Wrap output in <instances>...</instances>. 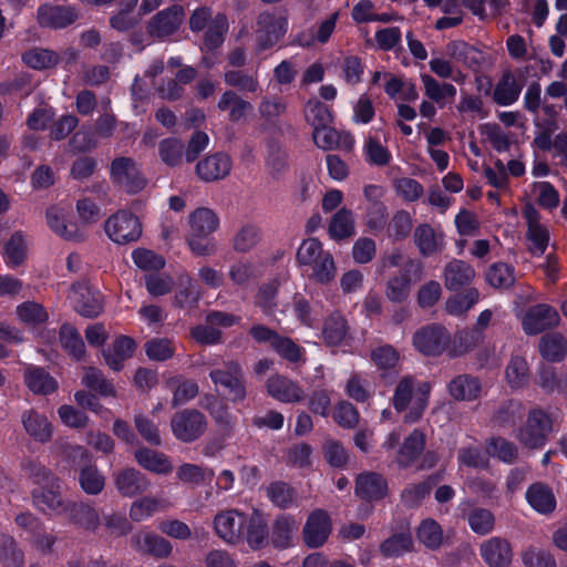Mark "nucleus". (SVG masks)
<instances>
[{
  "mask_svg": "<svg viewBox=\"0 0 567 567\" xmlns=\"http://www.w3.org/2000/svg\"><path fill=\"white\" fill-rule=\"evenodd\" d=\"M188 223L190 226L189 234L197 236H209L216 231L219 226L217 215L206 207H199L194 210L188 217Z\"/></svg>",
  "mask_w": 567,
  "mask_h": 567,
  "instance_id": "35",
  "label": "nucleus"
},
{
  "mask_svg": "<svg viewBox=\"0 0 567 567\" xmlns=\"http://www.w3.org/2000/svg\"><path fill=\"white\" fill-rule=\"evenodd\" d=\"M228 31V20L224 13L214 17L204 34V43L209 50L219 48L225 41Z\"/></svg>",
  "mask_w": 567,
  "mask_h": 567,
  "instance_id": "52",
  "label": "nucleus"
},
{
  "mask_svg": "<svg viewBox=\"0 0 567 567\" xmlns=\"http://www.w3.org/2000/svg\"><path fill=\"white\" fill-rule=\"evenodd\" d=\"M247 533L246 538L252 549L261 548L268 540V527L264 518L254 514L247 517Z\"/></svg>",
  "mask_w": 567,
  "mask_h": 567,
  "instance_id": "58",
  "label": "nucleus"
},
{
  "mask_svg": "<svg viewBox=\"0 0 567 567\" xmlns=\"http://www.w3.org/2000/svg\"><path fill=\"white\" fill-rule=\"evenodd\" d=\"M322 452L330 466L342 468L349 461V453L340 441L328 437L322 445Z\"/></svg>",
  "mask_w": 567,
  "mask_h": 567,
  "instance_id": "63",
  "label": "nucleus"
},
{
  "mask_svg": "<svg viewBox=\"0 0 567 567\" xmlns=\"http://www.w3.org/2000/svg\"><path fill=\"white\" fill-rule=\"evenodd\" d=\"M70 299L75 311L83 317L94 318L103 310L101 293L85 282H76L72 286Z\"/></svg>",
  "mask_w": 567,
  "mask_h": 567,
  "instance_id": "16",
  "label": "nucleus"
},
{
  "mask_svg": "<svg viewBox=\"0 0 567 567\" xmlns=\"http://www.w3.org/2000/svg\"><path fill=\"white\" fill-rule=\"evenodd\" d=\"M486 449L489 455L497 457L504 463L512 464L518 457L517 446L504 437H492Z\"/></svg>",
  "mask_w": 567,
  "mask_h": 567,
  "instance_id": "60",
  "label": "nucleus"
},
{
  "mask_svg": "<svg viewBox=\"0 0 567 567\" xmlns=\"http://www.w3.org/2000/svg\"><path fill=\"white\" fill-rule=\"evenodd\" d=\"M114 485L120 495L131 498L147 492L151 487V481L141 471L126 467L114 475Z\"/></svg>",
  "mask_w": 567,
  "mask_h": 567,
  "instance_id": "19",
  "label": "nucleus"
},
{
  "mask_svg": "<svg viewBox=\"0 0 567 567\" xmlns=\"http://www.w3.org/2000/svg\"><path fill=\"white\" fill-rule=\"evenodd\" d=\"M413 547L412 535L409 529L393 534L380 545V551L385 557H398Z\"/></svg>",
  "mask_w": 567,
  "mask_h": 567,
  "instance_id": "48",
  "label": "nucleus"
},
{
  "mask_svg": "<svg viewBox=\"0 0 567 567\" xmlns=\"http://www.w3.org/2000/svg\"><path fill=\"white\" fill-rule=\"evenodd\" d=\"M482 559L489 567H507L512 563L513 551L507 539L492 537L480 546Z\"/></svg>",
  "mask_w": 567,
  "mask_h": 567,
  "instance_id": "21",
  "label": "nucleus"
},
{
  "mask_svg": "<svg viewBox=\"0 0 567 567\" xmlns=\"http://www.w3.org/2000/svg\"><path fill=\"white\" fill-rule=\"evenodd\" d=\"M305 117L313 127V131L328 126L332 121V115L328 106L318 100L309 101L306 104Z\"/></svg>",
  "mask_w": 567,
  "mask_h": 567,
  "instance_id": "61",
  "label": "nucleus"
},
{
  "mask_svg": "<svg viewBox=\"0 0 567 567\" xmlns=\"http://www.w3.org/2000/svg\"><path fill=\"white\" fill-rule=\"evenodd\" d=\"M447 390L456 401H474L481 396L482 383L472 374H458L449 382Z\"/></svg>",
  "mask_w": 567,
  "mask_h": 567,
  "instance_id": "27",
  "label": "nucleus"
},
{
  "mask_svg": "<svg viewBox=\"0 0 567 567\" xmlns=\"http://www.w3.org/2000/svg\"><path fill=\"white\" fill-rule=\"evenodd\" d=\"M269 395L285 403L300 402L305 398L303 390L284 375H272L266 382Z\"/></svg>",
  "mask_w": 567,
  "mask_h": 567,
  "instance_id": "26",
  "label": "nucleus"
},
{
  "mask_svg": "<svg viewBox=\"0 0 567 567\" xmlns=\"http://www.w3.org/2000/svg\"><path fill=\"white\" fill-rule=\"evenodd\" d=\"M16 315L21 323L31 328L44 324L49 320L47 309L35 301H24L18 305Z\"/></svg>",
  "mask_w": 567,
  "mask_h": 567,
  "instance_id": "39",
  "label": "nucleus"
},
{
  "mask_svg": "<svg viewBox=\"0 0 567 567\" xmlns=\"http://www.w3.org/2000/svg\"><path fill=\"white\" fill-rule=\"evenodd\" d=\"M434 484L435 480L429 477L426 481L406 486L401 493V502L409 508L420 506L423 499L430 495Z\"/></svg>",
  "mask_w": 567,
  "mask_h": 567,
  "instance_id": "54",
  "label": "nucleus"
},
{
  "mask_svg": "<svg viewBox=\"0 0 567 567\" xmlns=\"http://www.w3.org/2000/svg\"><path fill=\"white\" fill-rule=\"evenodd\" d=\"M389 492L386 480L379 473L364 472L355 480V495L360 498L373 502L383 499Z\"/></svg>",
  "mask_w": 567,
  "mask_h": 567,
  "instance_id": "23",
  "label": "nucleus"
},
{
  "mask_svg": "<svg viewBox=\"0 0 567 567\" xmlns=\"http://www.w3.org/2000/svg\"><path fill=\"white\" fill-rule=\"evenodd\" d=\"M0 559L4 567H23L24 555L11 536H3L0 545Z\"/></svg>",
  "mask_w": 567,
  "mask_h": 567,
  "instance_id": "64",
  "label": "nucleus"
},
{
  "mask_svg": "<svg viewBox=\"0 0 567 567\" xmlns=\"http://www.w3.org/2000/svg\"><path fill=\"white\" fill-rule=\"evenodd\" d=\"M21 421L25 432L34 441L47 443L51 440L53 427L45 415L30 409L22 413Z\"/></svg>",
  "mask_w": 567,
  "mask_h": 567,
  "instance_id": "29",
  "label": "nucleus"
},
{
  "mask_svg": "<svg viewBox=\"0 0 567 567\" xmlns=\"http://www.w3.org/2000/svg\"><path fill=\"white\" fill-rule=\"evenodd\" d=\"M217 107L220 112H228V121L231 123L244 120L254 109L250 102L244 100L233 90H227L221 94Z\"/></svg>",
  "mask_w": 567,
  "mask_h": 567,
  "instance_id": "30",
  "label": "nucleus"
},
{
  "mask_svg": "<svg viewBox=\"0 0 567 567\" xmlns=\"http://www.w3.org/2000/svg\"><path fill=\"white\" fill-rule=\"evenodd\" d=\"M186 12L183 6L172 4L155 13L146 25L150 37L164 40L176 33L184 23Z\"/></svg>",
  "mask_w": 567,
  "mask_h": 567,
  "instance_id": "10",
  "label": "nucleus"
},
{
  "mask_svg": "<svg viewBox=\"0 0 567 567\" xmlns=\"http://www.w3.org/2000/svg\"><path fill=\"white\" fill-rule=\"evenodd\" d=\"M246 523L247 516L237 509L219 512L213 522L217 536L230 544L241 539Z\"/></svg>",
  "mask_w": 567,
  "mask_h": 567,
  "instance_id": "14",
  "label": "nucleus"
},
{
  "mask_svg": "<svg viewBox=\"0 0 567 567\" xmlns=\"http://www.w3.org/2000/svg\"><path fill=\"white\" fill-rule=\"evenodd\" d=\"M261 237V230L257 225L246 224L234 235L231 247L237 252L246 254L260 243Z\"/></svg>",
  "mask_w": 567,
  "mask_h": 567,
  "instance_id": "41",
  "label": "nucleus"
},
{
  "mask_svg": "<svg viewBox=\"0 0 567 567\" xmlns=\"http://www.w3.org/2000/svg\"><path fill=\"white\" fill-rule=\"evenodd\" d=\"M331 529V519L328 513L323 509H316L308 516L305 524L303 542L309 548L321 547L328 540Z\"/></svg>",
  "mask_w": 567,
  "mask_h": 567,
  "instance_id": "17",
  "label": "nucleus"
},
{
  "mask_svg": "<svg viewBox=\"0 0 567 567\" xmlns=\"http://www.w3.org/2000/svg\"><path fill=\"white\" fill-rule=\"evenodd\" d=\"M134 456L136 462L150 472L165 475L173 471V465L164 453L142 447L135 451Z\"/></svg>",
  "mask_w": 567,
  "mask_h": 567,
  "instance_id": "31",
  "label": "nucleus"
},
{
  "mask_svg": "<svg viewBox=\"0 0 567 567\" xmlns=\"http://www.w3.org/2000/svg\"><path fill=\"white\" fill-rule=\"evenodd\" d=\"M430 384L422 383L415 392V380L412 377L402 378L394 389L393 406L398 412L410 410L404 415V422L414 423L421 419L427 406Z\"/></svg>",
  "mask_w": 567,
  "mask_h": 567,
  "instance_id": "2",
  "label": "nucleus"
},
{
  "mask_svg": "<svg viewBox=\"0 0 567 567\" xmlns=\"http://www.w3.org/2000/svg\"><path fill=\"white\" fill-rule=\"evenodd\" d=\"M425 447V435L414 430L399 450L396 462L401 467H409L422 454Z\"/></svg>",
  "mask_w": 567,
  "mask_h": 567,
  "instance_id": "34",
  "label": "nucleus"
},
{
  "mask_svg": "<svg viewBox=\"0 0 567 567\" xmlns=\"http://www.w3.org/2000/svg\"><path fill=\"white\" fill-rule=\"evenodd\" d=\"M559 321V313L554 307L538 303L527 310L522 326L526 334L534 336L557 327Z\"/></svg>",
  "mask_w": 567,
  "mask_h": 567,
  "instance_id": "13",
  "label": "nucleus"
},
{
  "mask_svg": "<svg viewBox=\"0 0 567 567\" xmlns=\"http://www.w3.org/2000/svg\"><path fill=\"white\" fill-rule=\"evenodd\" d=\"M523 404L518 401L509 400L504 402L493 416V421L504 427L514 426L522 417Z\"/></svg>",
  "mask_w": 567,
  "mask_h": 567,
  "instance_id": "62",
  "label": "nucleus"
},
{
  "mask_svg": "<svg viewBox=\"0 0 567 567\" xmlns=\"http://www.w3.org/2000/svg\"><path fill=\"white\" fill-rule=\"evenodd\" d=\"M184 151L185 144L177 137L164 138L158 144V156L169 167L182 165L183 156L185 155Z\"/></svg>",
  "mask_w": 567,
  "mask_h": 567,
  "instance_id": "45",
  "label": "nucleus"
},
{
  "mask_svg": "<svg viewBox=\"0 0 567 567\" xmlns=\"http://www.w3.org/2000/svg\"><path fill=\"white\" fill-rule=\"evenodd\" d=\"M256 25L257 47L260 51L276 45L288 30L287 17L279 10L259 13Z\"/></svg>",
  "mask_w": 567,
  "mask_h": 567,
  "instance_id": "6",
  "label": "nucleus"
},
{
  "mask_svg": "<svg viewBox=\"0 0 567 567\" xmlns=\"http://www.w3.org/2000/svg\"><path fill=\"white\" fill-rule=\"evenodd\" d=\"M104 230L113 243L128 245L141 238L143 226L135 214L121 209L105 220Z\"/></svg>",
  "mask_w": 567,
  "mask_h": 567,
  "instance_id": "5",
  "label": "nucleus"
},
{
  "mask_svg": "<svg viewBox=\"0 0 567 567\" xmlns=\"http://www.w3.org/2000/svg\"><path fill=\"white\" fill-rule=\"evenodd\" d=\"M419 540L429 549H439L443 543V530L434 519L423 520L417 528Z\"/></svg>",
  "mask_w": 567,
  "mask_h": 567,
  "instance_id": "57",
  "label": "nucleus"
},
{
  "mask_svg": "<svg viewBox=\"0 0 567 567\" xmlns=\"http://www.w3.org/2000/svg\"><path fill=\"white\" fill-rule=\"evenodd\" d=\"M297 529L296 520L290 516L278 517L272 526L271 542L277 548L289 546L293 532Z\"/></svg>",
  "mask_w": 567,
  "mask_h": 567,
  "instance_id": "55",
  "label": "nucleus"
},
{
  "mask_svg": "<svg viewBox=\"0 0 567 567\" xmlns=\"http://www.w3.org/2000/svg\"><path fill=\"white\" fill-rule=\"evenodd\" d=\"M79 484L87 495H97L104 489L105 477L95 465L87 464L79 473Z\"/></svg>",
  "mask_w": 567,
  "mask_h": 567,
  "instance_id": "49",
  "label": "nucleus"
},
{
  "mask_svg": "<svg viewBox=\"0 0 567 567\" xmlns=\"http://www.w3.org/2000/svg\"><path fill=\"white\" fill-rule=\"evenodd\" d=\"M231 167V157L224 152H216L198 161L195 172L200 181L213 183L226 178Z\"/></svg>",
  "mask_w": 567,
  "mask_h": 567,
  "instance_id": "15",
  "label": "nucleus"
},
{
  "mask_svg": "<svg viewBox=\"0 0 567 567\" xmlns=\"http://www.w3.org/2000/svg\"><path fill=\"white\" fill-rule=\"evenodd\" d=\"M522 89L523 85L515 75L512 72H506L494 89L493 100L498 105H511L518 100Z\"/></svg>",
  "mask_w": 567,
  "mask_h": 567,
  "instance_id": "32",
  "label": "nucleus"
},
{
  "mask_svg": "<svg viewBox=\"0 0 567 567\" xmlns=\"http://www.w3.org/2000/svg\"><path fill=\"white\" fill-rule=\"evenodd\" d=\"M171 429L178 441L192 443L206 432L207 419L196 409H184L172 416Z\"/></svg>",
  "mask_w": 567,
  "mask_h": 567,
  "instance_id": "8",
  "label": "nucleus"
},
{
  "mask_svg": "<svg viewBox=\"0 0 567 567\" xmlns=\"http://www.w3.org/2000/svg\"><path fill=\"white\" fill-rule=\"evenodd\" d=\"M209 378L226 391L231 402L239 403L247 398L245 373L238 361L224 362L221 368L210 370Z\"/></svg>",
  "mask_w": 567,
  "mask_h": 567,
  "instance_id": "4",
  "label": "nucleus"
},
{
  "mask_svg": "<svg viewBox=\"0 0 567 567\" xmlns=\"http://www.w3.org/2000/svg\"><path fill=\"white\" fill-rule=\"evenodd\" d=\"M538 349L547 361L559 362L567 355V340L558 332L546 333L540 338Z\"/></svg>",
  "mask_w": 567,
  "mask_h": 567,
  "instance_id": "36",
  "label": "nucleus"
},
{
  "mask_svg": "<svg viewBox=\"0 0 567 567\" xmlns=\"http://www.w3.org/2000/svg\"><path fill=\"white\" fill-rule=\"evenodd\" d=\"M506 381L513 389H520L529 381V368L526 359L520 355H512L505 369Z\"/></svg>",
  "mask_w": 567,
  "mask_h": 567,
  "instance_id": "46",
  "label": "nucleus"
},
{
  "mask_svg": "<svg viewBox=\"0 0 567 567\" xmlns=\"http://www.w3.org/2000/svg\"><path fill=\"white\" fill-rule=\"evenodd\" d=\"M348 333V326L344 317L339 312L329 315L322 328V337L328 346H339Z\"/></svg>",
  "mask_w": 567,
  "mask_h": 567,
  "instance_id": "37",
  "label": "nucleus"
},
{
  "mask_svg": "<svg viewBox=\"0 0 567 567\" xmlns=\"http://www.w3.org/2000/svg\"><path fill=\"white\" fill-rule=\"evenodd\" d=\"M475 275L474 268L468 262L461 259H453L444 267V286L451 291L460 290L468 286L475 278Z\"/></svg>",
  "mask_w": 567,
  "mask_h": 567,
  "instance_id": "24",
  "label": "nucleus"
},
{
  "mask_svg": "<svg viewBox=\"0 0 567 567\" xmlns=\"http://www.w3.org/2000/svg\"><path fill=\"white\" fill-rule=\"evenodd\" d=\"M22 61L33 70H45L54 68L59 63L60 56L49 49L32 48L22 54Z\"/></svg>",
  "mask_w": 567,
  "mask_h": 567,
  "instance_id": "44",
  "label": "nucleus"
},
{
  "mask_svg": "<svg viewBox=\"0 0 567 567\" xmlns=\"http://www.w3.org/2000/svg\"><path fill=\"white\" fill-rule=\"evenodd\" d=\"M466 518L471 529L478 535H487L494 529L495 517L489 509L475 507L467 513Z\"/></svg>",
  "mask_w": 567,
  "mask_h": 567,
  "instance_id": "59",
  "label": "nucleus"
},
{
  "mask_svg": "<svg viewBox=\"0 0 567 567\" xmlns=\"http://www.w3.org/2000/svg\"><path fill=\"white\" fill-rule=\"evenodd\" d=\"M553 430L554 420L551 414L539 406H535L528 411L524 425L518 430L517 440L528 449H542L547 443Z\"/></svg>",
  "mask_w": 567,
  "mask_h": 567,
  "instance_id": "3",
  "label": "nucleus"
},
{
  "mask_svg": "<svg viewBox=\"0 0 567 567\" xmlns=\"http://www.w3.org/2000/svg\"><path fill=\"white\" fill-rule=\"evenodd\" d=\"M37 19L41 27L50 29H63L79 19V11L71 6L42 4L37 12Z\"/></svg>",
  "mask_w": 567,
  "mask_h": 567,
  "instance_id": "18",
  "label": "nucleus"
},
{
  "mask_svg": "<svg viewBox=\"0 0 567 567\" xmlns=\"http://www.w3.org/2000/svg\"><path fill=\"white\" fill-rule=\"evenodd\" d=\"M27 257V241L22 231H14L4 245V258L9 266L21 265Z\"/></svg>",
  "mask_w": 567,
  "mask_h": 567,
  "instance_id": "53",
  "label": "nucleus"
},
{
  "mask_svg": "<svg viewBox=\"0 0 567 567\" xmlns=\"http://www.w3.org/2000/svg\"><path fill=\"white\" fill-rule=\"evenodd\" d=\"M528 504L542 514H549L556 508V498L550 487L543 483L530 485L526 492Z\"/></svg>",
  "mask_w": 567,
  "mask_h": 567,
  "instance_id": "33",
  "label": "nucleus"
},
{
  "mask_svg": "<svg viewBox=\"0 0 567 567\" xmlns=\"http://www.w3.org/2000/svg\"><path fill=\"white\" fill-rule=\"evenodd\" d=\"M132 547L144 555L156 558H166L172 553L171 543L153 532H138L131 538Z\"/></svg>",
  "mask_w": 567,
  "mask_h": 567,
  "instance_id": "20",
  "label": "nucleus"
},
{
  "mask_svg": "<svg viewBox=\"0 0 567 567\" xmlns=\"http://www.w3.org/2000/svg\"><path fill=\"white\" fill-rule=\"evenodd\" d=\"M354 234L352 212L346 207L339 209L329 224V235L334 240H342Z\"/></svg>",
  "mask_w": 567,
  "mask_h": 567,
  "instance_id": "43",
  "label": "nucleus"
},
{
  "mask_svg": "<svg viewBox=\"0 0 567 567\" xmlns=\"http://www.w3.org/2000/svg\"><path fill=\"white\" fill-rule=\"evenodd\" d=\"M421 79L424 84L425 95L440 106H443L447 100L455 97L456 87L453 84L446 82L440 83L429 74H423Z\"/></svg>",
  "mask_w": 567,
  "mask_h": 567,
  "instance_id": "40",
  "label": "nucleus"
},
{
  "mask_svg": "<svg viewBox=\"0 0 567 567\" xmlns=\"http://www.w3.org/2000/svg\"><path fill=\"white\" fill-rule=\"evenodd\" d=\"M423 271L424 267L421 260L409 259L405 261L401 272L388 280L386 298L394 303L404 302L410 296L412 281H420L423 278Z\"/></svg>",
  "mask_w": 567,
  "mask_h": 567,
  "instance_id": "9",
  "label": "nucleus"
},
{
  "mask_svg": "<svg viewBox=\"0 0 567 567\" xmlns=\"http://www.w3.org/2000/svg\"><path fill=\"white\" fill-rule=\"evenodd\" d=\"M110 177L114 185L128 194H136L146 186V179L132 157H115L110 165Z\"/></svg>",
  "mask_w": 567,
  "mask_h": 567,
  "instance_id": "7",
  "label": "nucleus"
},
{
  "mask_svg": "<svg viewBox=\"0 0 567 567\" xmlns=\"http://www.w3.org/2000/svg\"><path fill=\"white\" fill-rule=\"evenodd\" d=\"M414 243L424 257H429L441 249L439 237L429 224H421L415 228Z\"/></svg>",
  "mask_w": 567,
  "mask_h": 567,
  "instance_id": "50",
  "label": "nucleus"
},
{
  "mask_svg": "<svg viewBox=\"0 0 567 567\" xmlns=\"http://www.w3.org/2000/svg\"><path fill=\"white\" fill-rule=\"evenodd\" d=\"M71 524L87 532H96L101 519L94 506L84 502H70L65 513Z\"/></svg>",
  "mask_w": 567,
  "mask_h": 567,
  "instance_id": "25",
  "label": "nucleus"
},
{
  "mask_svg": "<svg viewBox=\"0 0 567 567\" xmlns=\"http://www.w3.org/2000/svg\"><path fill=\"white\" fill-rule=\"evenodd\" d=\"M224 81L228 86L236 87L244 93H256L260 87L257 72L229 70L224 73Z\"/></svg>",
  "mask_w": 567,
  "mask_h": 567,
  "instance_id": "47",
  "label": "nucleus"
},
{
  "mask_svg": "<svg viewBox=\"0 0 567 567\" xmlns=\"http://www.w3.org/2000/svg\"><path fill=\"white\" fill-rule=\"evenodd\" d=\"M300 267H306L309 280L319 285L331 284L337 276V266L332 255L323 249L317 238H307L299 246L296 255Z\"/></svg>",
  "mask_w": 567,
  "mask_h": 567,
  "instance_id": "1",
  "label": "nucleus"
},
{
  "mask_svg": "<svg viewBox=\"0 0 567 567\" xmlns=\"http://www.w3.org/2000/svg\"><path fill=\"white\" fill-rule=\"evenodd\" d=\"M24 383L34 394L48 395L56 391L58 382L41 367L27 365L23 372Z\"/></svg>",
  "mask_w": 567,
  "mask_h": 567,
  "instance_id": "28",
  "label": "nucleus"
},
{
  "mask_svg": "<svg viewBox=\"0 0 567 567\" xmlns=\"http://www.w3.org/2000/svg\"><path fill=\"white\" fill-rule=\"evenodd\" d=\"M82 384L101 396H115L116 391L113 383L105 378L103 372L94 367H84Z\"/></svg>",
  "mask_w": 567,
  "mask_h": 567,
  "instance_id": "38",
  "label": "nucleus"
},
{
  "mask_svg": "<svg viewBox=\"0 0 567 567\" xmlns=\"http://www.w3.org/2000/svg\"><path fill=\"white\" fill-rule=\"evenodd\" d=\"M47 223L52 231L65 240L74 243L85 240V234L76 224L68 221V214L61 207L52 206L47 210Z\"/></svg>",
  "mask_w": 567,
  "mask_h": 567,
  "instance_id": "22",
  "label": "nucleus"
},
{
  "mask_svg": "<svg viewBox=\"0 0 567 567\" xmlns=\"http://www.w3.org/2000/svg\"><path fill=\"white\" fill-rule=\"evenodd\" d=\"M446 54L455 62L476 69L480 66V51L464 41H451L446 44Z\"/></svg>",
  "mask_w": 567,
  "mask_h": 567,
  "instance_id": "42",
  "label": "nucleus"
},
{
  "mask_svg": "<svg viewBox=\"0 0 567 567\" xmlns=\"http://www.w3.org/2000/svg\"><path fill=\"white\" fill-rule=\"evenodd\" d=\"M60 478H51L42 487L32 491L33 504L45 514H64L70 502L63 499Z\"/></svg>",
  "mask_w": 567,
  "mask_h": 567,
  "instance_id": "12",
  "label": "nucleus"
},
{
  "mask_svg": "<svg viewBox=\"0 0 567 567\" xmlns=\"http://www.w3.org/2000/svg\"><path fill=\"white\" fill-rule=\"evenodd\" d=\"M60 342L64 350L75 360H81L85 353V346L79 331L71 324H63L60 328Z\"/></svg>",
  "mask_w": 567,
  "mask_h": 567,
  "instance_id": "51",
  "label": "nucleus"
},
{
  "mask_svg": "<svg viewBox=\"0 0 567 567\" xmlns=\"http://www.w3.org/2000/svg\"><path fill=\"white\" fill-rule=\"evenodd\" d=\"M486 280L496 289H507L515 284L514 268L505 262L493 264L486 272Z\"/></svg>",
  "mask_w": 567,
  "mask_h": 567,
  "instance_id": "56",
  "label": "nucleus"
},
{
  "mask_svg": "<svg viewBox=\"0 0 567 567\" xmlns=\"http://www.w3.org/2000/svg\"><path fill=\"white\" fill-rule=\"evenodd\" d=\"M451 342L449 331L441 324L432 323L420 328L413 336V344L425 355H440Z\"/></svg>",
  "mask_w": 567,
  "mask_h": 567,
  "instance_id": "11",
  "label": "nucleus"
}]
</instances>
